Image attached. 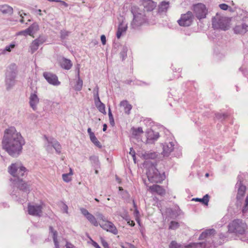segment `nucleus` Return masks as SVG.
<instances>
[{"label":"nucleus","mask_w":248,"mask_h":248,"mask_svg":"<svg viewBox=\"0 0 248 248\" xmlns=\"http://www.w3.org/2000/svg\"><path fill=\"white\" fill-rule=\"evenodd\" d=\"M25 141L21 133L13 126L6 129L2 140V148L14 157H17L22 153Z\"/></svg>","instance_id":"1"},{"label":"nucleus","mask_w":248,"mask_h":248,"mask_svg":"<svg viewBox=\"0 0 248 248\" xmlns=\"http://www.w3.org/2000/svg\"><path fill=\"white\" fill-rule=\"evenodd\" d=\"M27 170L20 162L11 164L8 168V171L13 176L10 179L14 187L26 193L29 191V185L23 181L21 178L26 175Z\"/></svg>","instance_id":"2"},{"label":"nucleus","mask_w":248,"mask_h":248,"mask_svg":"<svg viewBox=\"0 0 248 248\" xmlns=\"http://www.w3.org/2000/svg\"><path fill=\"white\" fill-rule=\"evenodd\" d=\"M156 162H147L146 175L149 181L151 183H161L165 178L164 172L161 173L156 168Z\"/></svg>","instance_id":"3"},{"label":"nucleus","mask_w":248,"mask_h":248,"mask_svg":"<svg viewBox=\"0 0 248 248\" xmlns=\"http://www.w3.org/2000/svg\"><path fill=\"white\" fill-rule=\"evenodd\" d=\"M131 11L133 16V18L130 25L132 28L136 29L147 21L145 12L142 9H140L137 6H133L131 7Z\"/></svg>","instance_id":"4"},{"label":"nucleus","mask_w":248,"mask_h":248,"mask_svg":"<svg viewBox=\"0 0 248 248\" xmlns=\"http://www.w3.org/2000/svg\"><path fill=\"white\" fill-rule=\"evenodd\" d=\"M228 232L237 235H244L247 232V224L242 220L236 219L230 223L228 226Z\"/></svg>","instance_id":"5"},{"label":"nucleus","mask_w":248,"mask_h":248,"mask_svg":"<svg viewBox=\"0 0 248 248\" xmlns=\"http://www.w3.org/2000/svg\"><path fill=\"white\" fill-rule=\"evenodd\" d=\"M16 75V65L12 63L7 67L5 73V85L7 90L11 89L15 85Z\"/></svg>","instance_id":"6"},{"label":"nucleus","mask_w":248,"mask_h":248,"mask_svg":"<svg viewBox=\"0 0 248 248\" xmlns=\"http://www.w3.org/2000/svg\"><path fill=\"white\" fill-rule=\"evenodd\" d=\"M176 142L173 139L167 140L166 141L162 144L163 152L162 154L164 156H168L170 154L174 151L173 155L177 157H179L181 155V152L180 150L179 152L175 153V150L176 149Z\"/></svg>","instance_id":"7"},{"label":"nucleus","mask_w":248,"mask_h":248,"mask_svg":"<svg viewBox=\"0 0 248 248\" xmlns=\"http://www.w3.org/2000/svg\"><path fill=\"white\" fill-rule=\"evenodd\" d=\"M212 27L214 29H219L226 31L228 29V20L225 17L219 16L217 15L212 20Z\"/></svg>","instance_id":"8"},{"label":"nucleus","mask_w":248,"mask_h":248,"mask_svg":"<svg viewBox=\"0 0 248 248\" xmlns=\"http://www.w3.org/2000/svg\"><path fill=\"white\" fill-rule=\"evenodd\" d=\"M44 138L46 139L45 146L48 152H51L52 148H53L57 153L60 154L61 152V145L56 140L46 136H45Z\"/></svg>","instance_id":"9"},{"label":"nucleus","mask_w":248,"mask_h":248,"mask_svg":"<svg viewBox=\"0 0 248 248\" xmlns=\"http://www.w3.org/2000/svg\"><path fill=\"white\" fill-rule=\"evenodd\" d=\"M193 10L198 19H201L206 17L207 9L204 4L201 3L195 4L193 6Z\"/></svg>","instance_id":"10"},{"label":"nucleus","mask_w":248,"mask_h":248,"mask_svg":"<svg viewBox=\"0 0 248 248\" xmlns=\"http://www.w3.org/2000/svg\"><path fill=\"white\" fill-rule=\"evenodd\" d=\"M237 179V182L235 185V188L237 189L236 198L239 200L241 199L245 195L246 187L243 184V176L242 175H239Z\"/></svg>","instance_id":"11"},{"label":"nucleus","mask_w":248,"mask_h":248,"mask_svg":"<svg viewBox=\"0 0 248 248\" xmlns=\"http://www.w3.org/2000/svg\"><path fill=\"white\" fill-rule=\"evenodd\" d=\"M193 15L191 12L188 11L186 14L181 15L180 19L177 22L181 26H189L193 21Z\"/></svg>","instance_id":"12"},{"label":"nucleus","mask_w":248,"mask_h":248,"mask_svg":"<svg viewBox=\"0 0 248 248\" xmlns=\"http://www.w3.org/2000/svg\"><path fill=\"white\" fill-rule=\"evenodd\" d=\"M43 77L47 82L53 86H59L61 82L59 81L57 76L51 72H45L43 73Z\"/></svg>","instance_id":"13"},{"label":"nucleus","mask_w":248,"mask_h":248,"mask_svg":"<svg viewBox=\"0 0 248 248\" xmlns=\"http://www.w3.org/2000/svg\"><path fill=\"white\" fill-rule=\"evenodd\" d=\"M146 142L148 144L154 143L160 137L158 132L153 129H148L146 131Z\"/></svg>","instance_id":"14"},{"label":"nucleus","mask_w":248,"mask_h":248,"mask_svg":"<svg viewBox=\"0 0 248 248\" xmlns=\"http://www.w3.org/2000/svg\"><path fill=\"white\" fill-rule=\"evenodd\" d=\"M28 211V213L31 216L40 217L42 213V206L40 204H29Z\"/></svg>","instance_id":"15"},{"label":"nucleus","mask_w":248,"mask_h":248,"mask_svg":"<svg viewBox=\"0 0 248 248\" xmlns=\"http://www.w3.org/2000/svg\"><path fill=\"white\" fill-rule=\"evenodd\" d=\"M46 40V39L41 36L34 40L30 46V52L31 54L34 53L38 49L39 46L43 44Z\"/></svg>","instance_id":"16"},{"label":"nucleus","mask_w":248,"mask_h":248,"mask_svg":"<svg viewBox=\"0 0 248 248\" xmlns=\"http://www.w3.org/2000/svg\"><path fill=\"white\" fill-rule=\"evenodd\" d=\"M80 211L81 214L86 218V219L93 226L97 227L99 223L95 217L89 212V211L84 208H81Z\"/></svg>","instance_id":"17"},{"label":"nucleus","mask_w":248,"mask_h":248,"mask_svg":"<svg viewBox=\"0 0 248 248\" xmlns=\"http://www.w3.org/2000/svg\"><path fill=\"white\" fill-rule=\"evenodd\" d=\"M37 91H34L33 93H31L29 97V104L31 108L33 110L37 109V106L39 102V98L37 94Z\"/></svg>","instance_id":"18"},{"label":"nucleus","mask_w":248,"mask_h":248,"mask_svg":"<svg viewBox=\"0 0 248 248\" xmlns=\"http://www.w3.org/2000/svg\"><path fill=\"white\" fill-rule=\"evenodd\" d=\"M100 227L108 232H112L114 234L118 233V230L115 225L111 222L107 221L104 223L100 224Z\"/></svg>","instance_id":"19"},{"label":"nucleus","mask_w":248,"mask_h":248,"mask_svg":"<svg viewBox=\"0 0 248 248\" xmlns=\"http://www.w3.org/2000/svg\"><path fill=\"white\" fill-rule=\"evenodd\" d=\"M235 34H244L248 31V25L245 23L236 25L233 28Z\"/></svg>","instance_id":"20"},{"label":"nucleus","mask_w":248,"mask_h":248,"mask_svg":"<svg viewBox=\"0 0 248 248\" xmlns=\"http://www.w3.org/2000/svg\"><path fill=\"white\" fill-rule=\"evenodd\" d=\"M140 156L145 160L155 159L158 156V154L154 151H144L140 153Z\"/></svg>","instance_id":"21"},{"label":"nucleus","mask_w":248,"mask_h":248,"mask_svg":"<svg viewBox=\"0 0 248 248\" xmlns=\"http://www.w3.org/2000/svg\"><path fill=\"white\" fill-rule=\"evenodd\" d=\"M149 189L152 193H156L160 196H164L166 191L162 186L157 185H154L149 187Z\"/></svg>","instance_id":"22"},{"label":"nucleus","mask_w":248,"mask_h":248,"mask_svg":"<svg viewBox=\"0 0 248 248\" xmlns=\"http://www.w3.org/2000/svg\"><path fill=\"white\" fill-rule=\"evenodd\" d=\"M59 63L61 68L67 70L70 69L72 66L71 61L64 57H62L59 60Z\"/></svg>","instance_id":"23"},{"label":"nucleus","mask_w":248,"mask_h":248,"mask_svg":"<svg viewBox=\"0 0 248 248\" xmlns=\"http://www.w3.org/2000/svg\"><path fill=\"white\" fill-rule=\"evenodd\" d=\"M142 5L144 11H152L156 7V3L152 0H143Z\"/></svg>","instance_id":"24"},{"label":"nucleus","mask_w":248,"mask_h":248,"mask_svg":"<svg viewBox=\"0 0 248 248\" xmlns=\"http://www.w3.org/2000/svg\"><path fill=\"white\" fill-rule=\"evenodd\" d=\"M0 11L3 14L12 15L13 13V8L7 4L1 5H0Z\"/></svg>","instance_id":"25"},{"label":"nucleus","mask_w":248,"mask_h":248,"mask_svg":"<svg viewBox=\"0 0 248 248\" xmlns=\"http://www.w3.org/2000/svg\"><path fill=\"white\" fill-rule=\"evenodd\" d=\"M49 233L52 235L53 242L55 245V248H59V242L57 239L58 232L57 231L55 230L52 226H50L49 228Z\"/></svg>","instance_id":"26"},{"label":"nucleus","mask_w":248,"mask_h":248,"mask_svg":"<svg viewBox=\"0 0 248 248\" xmlns=\"http://www.w3.org/2000/svg\"><path fill=\"white\" fill-rule=\"evenodd\" d=\"M77 77L78 80L76 82V84L74 86L75 90L77 91H80L81 90L83 86V81L80 78L79 76V67L77 68Z\"/></svg>","instance_id":"27"},{"label":"nucleus","mask_w":248,"mask_h":248,"mask_svg":"<svg viewBox=\"0 0 248 248\" xmlns=\"http://www.w3.org/2000/svg\"><path fill=\"white\" fill-rule=\"evenodd\" d=\"M89 160L93 169H99L100 168V163L97 156L92 155L89 157Z\"/></svg>","instance_id":"28"},{"label":"nucleus","mask_w":248,"mask_h":248,"mask_svg":"<svg viewBox=\"0 0 248 248\" xmlns=\"http://www.w3.org/2000/svg\"><path fill=\"white\" fill-rule=\"evenodd\" d=\"M216 230L214 229H210L206 230L203 232L200 235L199 239L200 240L204 239L207 237H210L212 235L215 234Z\"/></svg>","instance_id":"29"},{"label":"nucleus","mask_w":248,"mask_h":248,"mask_svg":"<svg viewBox=\"0 0 248 248\" xmlns=\"http://www.w3.org/2000/svg\"><path fill=\"white\" fill-rule=\"evenodd\" d=\"M120 106L124 108V112L127 114H129L132 109V106L129 104L127 100H123L120 102Z\"/></svg>","instance_id":"30"},{"label":"nucleus","mask_w":248,"mask_h":248,"mask_svg":"<svg viewBox=\"0 0 248 248\" xmlns=\"http://www.w3.org/2000/svg\"><path fill=\"white\" fill-rule=\"evenodd\" d=\"M127 28V25H124L122 23L119 25L116 32V36L118 39H119L121 37L122 34L126 31Z\"/></svg>","instance_id":"31"},{"label":"nucleus","mask_w":248,"mask_h":248,"mask_svg":"<svg viewBox=\"0 0 248 248\" xmlns=\"http://www.w3.org/2000/svg\"><path fill=\"white\" fill-rule=\"evenodd\" d=\"M192 200L196 202H200L203 204L207 205L209 201V196L208 194H206L202 198H194Z\"/></svg>","instance_id":"32"},{"label":"nucleus","mask_w":248,"mask_h":248,"mask_svg":"<svg viewBox=\"0 0 248 248\" xmlns=\"http://www.w3.org/2000/svg\"><path fill=\"white\" fill-rule=\"evenodd\" d=\"M169 7V2L165 1H162L158 6V11L159 12H166Z\"/></svg>","instance_id":"33"},{"label":"nucleus","mask_w":248,"mask_h":248,"mask_svg":"<svg viewBox=\"0 0 248 248\" xmlns=\"http://www.w3.org/2000/svg\"><path fill=\"white\" fill-rule=\"evenodd\" d=\"M93 98L94 100V104H96L99 102H101L99 96V88L98 86H96L93 91Z\"/></svg>","instance_id":"34"},{"label":"nucleus","mask_w":248,"mask_h":248,"mask_svg":"<svg viewBox=\"0 0 248 248\" xmlns=\"http://www.w3.org/2000/svg\"><path fill=\"white\" fill-rule=\"evenodd\" d=\"M27 29L31 35H32L39 30V26L36 23H34Z\"/></svg>","instance_id":"35"},{"label":"nucleus","mask_w":248,"mask_h":248,"mask_svg":"<svg viewBox=\"0 0 248 248\" xmlns=\"http://www.w3.org/2000/svg\"><path fill=\"white\" fill-rule=\"evenodd\" d=\"M128 51V47L124 46L121 47V52L120 53V57L122 58V60H124L127 57V52Z\"/></svg>","instance_id":"36"},{"label":"nucleus","mask_w":248,"mask_h":248,"mask_svg":"<svg viewBox=\"0 0 248 248\" xmlns=\"http://www.w3.org/2000/svg\"><path fill=\"white\" fill-rule=\"evenodd\" d=\"M118 214L120 215L124 219L129 222L130 216L126 209L123 208V212L122 213H119Z\"/></svg>","instance_id":"37"},{"label":"nucleus","mask_w":248,"mask_h":248,"mask_svg":"<svg viewBox=\"0 0 248 248\" xmlns=\"http://www.w3.org/2000/svg\"><path fill=\"white\" fill-rule=\"evenodd\" d=\"M73 174V171L71 168H70V172L68 173H64L62 175L63 180L65 182H69L71 180L70 176Z\"/></svg>","instance_id":"38"},{"label":"nucleus","mask_w":248,"mask_h":248,"mask_svg":"<svg viewBox=\"0 0 248 248\" xmlns=\"http://www.w3.org/2000/svg\"><path fill=\"white\" fill-rule=\"evenodd\" d=\"M90 139L91 141L97 147L99 148H101L102 145L100 144V142L99 141V140H97L96 137H95V135H92L90 136Z\"/></svg>","instance_id":"39"},{"label":"nucleus","mask_w":248,"mask_h":248,"mask_svg":"<svg viewBox=\"0 0 248 248\" xmlns=\"http://www.w3.org/2000/svg\"><path fill=\"white\" fill-rule=\"evenodd\" d=\"M95 105L100 112L103 113L104 114H106L105 110V106L104 104H103L102 102L97 103L95 104Z\"/></svg>","instance_id":"40"},{"label":"nucleus","mask_w":248,"mask_h":248,"mask_svg":"<svg viewBox=\"0 0 248 248\" xmlns=\"http://www.w3.org/2000/svg\"><path fill=\"white\" fill-rule=\"evenodd\" d=\"M180 226L179 223L175 221H171L169 225V229L170 230H175L178 229Z\"/></svg>","instance_id":"41"},{"label":"nucleus","mask_w":248,"mask_h":248,"mask_svg":"<svg viewBox=\"0 0 248 248\" xmlns=\"http://www.w3.org/2000/svg\"><path fill=\"white\" fill-rule=\"evenodd\" d=\"M228 115L227 113H217L216 114V118L218 120L222 122L223 120H225Z\"/></svg>","instance_id":"42"},{"label":"nucleus","mask_w":248,"mask_h":248,"mask_svg":"<svg viewBox=\"0 0 248 248\" xmlns=\"http://www.w3.org/2000/svg\"><path fill=\"white\" fill-rule=\"evenodd\" d=\"M169 248H184L183 246L177 243L175 241H172L169 245Z\"/></svg>","instance_id":"43"},{"label":"nucleus","mask_w":248,"mask_h":248,"mask_svg":"<svg viewBox=\"0 0 248 248\" xmlns=\"http://www.w3.org/2000/svg\"><path fill=\"white\" fill-rule=\"evenodd\" d=\"M108 117H109V120L110 124L112 126H114L115 125V122H114V118H113V115L112 114V112H111V109H110V108H108Z\"/></svg>","instance_id":"44"},{"label":"nucleus","mask_w":248,"mask_h":248,"mask_svg":"<svg viewBox=\"0 0 248 248\" xmlns=\"http://www.w3.org/2000/svg\"><path fill=\"white\" fill-rule=\"evenodd\" d=\"M15 47V44L12 43L10 45L7 46L3 50L2 53H4L5 51L10 52L12 49Z\"/></svg>","instance_id":"45"},{"label":"nucleus","mask_w":248,"mask_h":248,"mask_svg":"<svg viewBox=\"0 0 248 248\" xmlns=\"http://www.w3.org/2000/svg\"><path fill=\"white\" fill-rule=\"evenodd\" d=\"M95 215L98 219L102 220L104 223L107 221L106 218L102 213L97 212Z\"/></svg>","instance_id":"46"},{"label":"nucleus","mask_w":248,"mask_h":248,"mask_svg":"<svg viewBox=\"0 0 248 248\" xmlns=\"http://www.w3.org/2000/svg\"><path fill=\"white\" fill-rule=\"evenodd\" d=\"M18 35H23L25 36H26L27 35H31L30 32H29L28 30V29H26L25 30L21 31L18 32Z\"/></svg>","instance_id":"47"},{"label":"nucleus","mask_w":248,"mask_h":248,"mask_svg":"<svg viewBox=\"0 0 248 248\" xmlns=\"http://www.w3.org/2000/svg\"><path fill=\"white\" fill-rule=\"evenodd\" d=\"M248 210V195H247L246 200H245V203L243 208L242 212L243 213H245L247 210Z\"/></svg>","instance_id":"48"},{"label":"nucleus","mask_w":248,"mask_h":248,"mask_svg":"<svg viewBox=\"0 0 248 248\" xmlns=\"http://www.w3.org/2000/svg\"><path fill=\"white\" fill-rule=\"evenodd\" d=\"M69 32L63 30L61 31V38L62 39H65L68 36Z\"/></svg>","instance_id":"49"},{"label":"nucleus","mask_w":248,"mask_h":248,"mask_svg":"<svg viewBox=\"0 0 248 248\" xmlns=\"http://www.w3.org/2000/svg\"><path fill=\"white\" fill-rule=\"evenodd\" d=\"M121 246L122 248H136L133 245L129 243L122 244Z\"/></svg>","instance_id":"50"},{"label":"nucleus","mask_w":248,"mask_h":248,"mask_svg":"<svg viewBox=\"0 0 248 248\" xmlns=\"http://www.w3.org/2000/svg\"><path fill=\"white\" fill-rule=\"evenodd\" d=\"M18 14L19 15V16L21 17V19L19 20L20 22L21 23H24V19H23V16H26V14L23 12V11H19L18 12Z\"/></svg>","instance_id":"51"},{"label":"nucleus","mask_w":248,"mask_h":248,"mask_svg":"<svg viewBox=\"0 0 248 248\" xmlns=\"http://www.w3.org/2000/svg\"><path fill=\"white\" fill-rule=\"evenodd\" d=\"M143 130L142 128L140 127H139L137 128H136L133 131V134L135 135H137L139 134L142 133Z\"/></svg>","instance_id":"52"},{"label":"nucleus","mask_w":248,"mask_h":248,"mask_svg":"<svg viewBox=\"0 0 248 248\" xmlns=\"http://www.w3.org/2000/svg\"><path fill=\"white\" fill-rule=\"evenodd\" d=\"M11 195H12V196H16V200H17V201H19V202H22V200L23 201H24V199H21L20 198H18V195H17V194H16V192H15V191H14V190H13V192H12V193H11Z\"/></svg>","instance_id":"53"},{"label":"nucleus","mask_w":248,"mask_h":248,"mask_svg":"<svg viewBox=\"0 0 248 248\" xmlns=\"http://www.w3.org/2000/svg\"><path fill=\"white\" fill-rule=\"evenodd\" d=\"M219 7L221 9H222L223 10H225L226 11V10H227L229 9V6L227 4H226L225 3H222V4H220L219 5Z\"/></svg>","instance_id":"54"},{"label":"nucleus","mask_w":248,"mask_h":248,"mask_svg":"<svg viewBox=\"0 0 248 248\" xmlns=\"http://www.w3.org/2000/svg\"><path fill=\"white\" fill-rule=\"evenodd\" d=\"M68 206L67 205L63 203H62V210L63 212V213H65L66 214H68Z\"/></svg>","instance_id":"55"},{"label":"nucleus","mask_w":248,"mask_h":248,"mask_svg":"<svg viewBox=\"0 0 248 248\" xmlns=\"http://www.w3.org/2000/svg\"><path fill=\"white\" fill-rule=\"evenodd\" d=\"M129 154H130L132 156V157L133 158V160L135 161V159H136L135 152L132 148H130Z\"/></svg>","instance_id":"56"},{"label":"nucleus","mask_w":248,"mask_h":248,"mask_svg":"<svg viewBox=\"0 0 248 248\" xmlns=\"http://www.w3.org/2000/svg\"><path fill=\"white\" fill-rule=\"evenodd\" d=\"M101 40L103 45H105L106 43V38L105 35L101 36Z\"/></svg>","instance_id":"57"},{"label":"nucleus","mask_w":248,"mask_h":248,"mask_svg":"<svg viewBox=\"0 0 248 248\" xmlns=\"http://www.w3.org/2000/svg\"><path fill=\"white\" fill-rule=\"evenodd\" d=\"M133 202L134 207L135 208V210L134 211V214H135L136 216H137L139 214V212L137 208V206L135 203L134 201H133Z\"/></svg>","instance_id":"58"},{"label":"nucleus","mask_w":248,"mask_h":248,"mask_svg":"<svg viewBox=\"0 0 248 248\" xmlns=\"http://www.w3.org/2000/svg\"><path fill=\"white\" fill-rule=\"evenodd\" d=\"M65 247L66 248H73L74 246L71 243L67 242L65 245Z\"/></svg>","instance_id":"59"},{"label":"nucleus","mask_w":248,"mask_h":248,"mask_svg":"<svg viewBox=\"0 0 248 248\" xmlns=\"http://www.w3.org/2000/svg\"><path fill=\"white\" fill-rule=\"evenodd\" d=\"M127 221V223L129 225H130V226H132V227L134 226V225H135V224L134 221L133 220H131L130 218V221H129V222L128 221Z\"/></svg>","instance_id":"60"},{"label":"nucleus","mask_w":248,"mask_h":248,"mask_svg":"<svg viewBox=\"0 0 248 248\" xmlns=\"http://www.w3.org/2000/svg\"><path fill=\"white\" fill-rule=\"evenodd\" d=\"M92 244L95 248H101L99 245L95 241L92 240Z\"/></svg>","instance_id":"61"},{"label":"nucleus","mask_w":248,"mask_h":248,"mask_svg":"<svg viewBox=\"0 0 248 248\" xmlns=\"http://www.w3.org/2000/svg\"><path fill=\"white\" fill-rule=\"evenodd\" d=\"M219 238L220 239H221L222 240H224V239H225V238H226L227 237L226 236H225L222 233H220L219 235Z\"/></svg>","instance_id":"62"},{"label":"nucleus","mask_w":248,"mask_h":248,"mask_svg":"<svg viewBox=\"0 0 248 248\" xmlns=\"http://www.w3.org/2000/svg\"><path fill=\"white\" fill-rule=\"evenodd\" d=\"M59 2H60L62 5H63L64 6H65L66 7H67L68 5L66 2H65V1H62V0H59Z\"/></svg>","instance_id":"63"},{"label":"nucleus","mask_w":248,"mask_h":248,"mask_svg":"<svg viewBox=\"0 0 248 248\" xmlns=\"http://www.w3.org/2000/svg\"><path fill=\"white\" fill-rule=\"evenodd\" d=\"M87 132H88V133L89 134V136H91V134L92 135H93L94 134V133H93L92 131V130H91V128H88V129H87Z\"/></svg>","instance_id":"64"}]
</instances>
